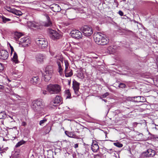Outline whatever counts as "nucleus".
Instances as JSON below:
<instances>
[{
	"instance_id": "f8f14e48",
	"label": "nucleus",
	"mask_w": 158,
	"mask_h": 158,
	"mask_svg": "<svg viewBox=\"0 0 158 158\" xmlns=\"http://www.w3.org/2000/svg\"><path fill=\"white\" fill-rule=\"evenodd\" d=\"M8 52L4 50H1L0 51V59L5 60H6L8 57Z\"/></svg>"
},
{
	"instance_id": "09e8293b",
	"label": "nucleus",
	"mask_w": 158,
	"mask_h": 158,
	"mask_svg": "<svg viewBox=\"0 0 158 158\" xmlns=\"http://www.w3.org/2000/svg\"><path fill=\"white\" fill-rule=\"evenodd\" d=\"M4 89V86L1 85H0V89Z\"/></svg>"
},
{
	"instance_id": "393cba45",
	"label": "nucleus",
	"mask_w": 158,
	"mask_h": 158,
	"mask_svg": "<svg viewBox=\"0 0 158 158\" xmlns=\"http://www.w3.org/2000/svg\"><path fill=\"white\" fill-rule=\"evenodd\" d=\"M141 98L143 101L144 97L143 96H137L134 97V102H141Z\"/></svg>"
},
{
	"instance_id": "4be33fe9",
	"label": "nucleus",
	"mask_w": 158,
	"mask_h": 158,
	"mask_svg": "<svg viewBox=\"0 0 158 158\" xmlns=\"http://www.w3.org/2000/svg\"><path fill=\"white\" fill-rule=\"evenodd\" d=\"M65 133L69 137L76 138V136L74 132L66 131H65Z\"/></svg>"
},
{
	"instance_id": "2f4dec72",
	"label": "nucleus",
	"mask_w": 158,
	"mask_h": 158,
	"mask_svg": "<svg viewBox=\"0 0 158 158\" xmlns=\"http://www.w3.org/2000/svg\"><path fill=\"white\" fill-rule=\"evenodd\" d=\"M0 18L2 19L3 22L4 23H6L7 22H8L11 20L10 19L8 18H6L4 17L1 16Z\"/></svg>"
},
{
	"instance_id": "a211bd4d",
	"label": "nucleus",
	"mask_w": 158,
	"mask_h": 158,
	"mask_svg": "<svg viewBox=\"0 0 158 158\" xmlns=\"http://www.w3.org/2000/svg\"><path fill=\"white\" fill-rule=\"evenodd\" d=\"M116 47L115 46H110L108 48V52L110 54H113L116 52Z\"/></svg>"
},
{
	"instance_id": "de8ad7c7",
	"label": "nucleus",
	"mask_w": 158,
	"mask_h": 158,
	"mask_svg": "<svg viewBox=\"0 0 158 158\" xmlns=\"http://www.w3.org/2000/svg\"><path fill=\"white\" fill-rule=\"evenodd\" d=\"M26 124V123L25 122H23L22 123V125L23 126H25Z\"/></svg>"
},
{
	"instance_id": "ddd939ff",
	"label": "nucleus",
	"mask_w": 158,
	"mask_h": 158,
	"mask_svg": "<svg viewBox=\"0 0 158 158\" xmlns=\"http://www.w3.org/2000/svg\"><path fill=\"white\" fill-rule=\"evenodd\" d=\"M36 60L37 62L39 64L42 63L44 61V59L46 58L45 56L42 54H38L36 57Z\"/></svg>"
},
{
	"instance_id": "6e6d98bb",
	"label": "nucleus",
	"mask_w": 158,
	"mask_h": 158,
	"mask_svg": "<svg viewBox=\"0 0 158 158\" xmlns=\"http://www.w3.org/2000/svg\"><path fill=\"white\" fill-rule=\"evenodd\" d=\"M102 99V100L103 101H104L105 102H106V101H107L106 100H105V99Z\"/></svg>"
},
{
	"instance_id": "6e6552de",
	"label": "nucleus",
	"mask_w": 158,
	"mask_h": 158,
	"mask_svg": "<svg viewBox=\"0 0 158 158\" xmlns=\"http://www.w3.org/2000/svg\"><path fill=\"white\" fill-rule=\"evenodd\" d=\"M48 31L50 37L52 39H59L60 37V34L56 31L49 29Z\"/></svg>"
},
{
	"instance_id": "49530a36",
	"label": "nucleus",
	"mask_w": 158,
	"mask_h": 158,
	"mask_svg": "<svg viewBox=\"0 0 158 158\" xmlns=\"http://www.w3.org/2000/svg\"><path fill=\"white\" fill-rule=\"evenodd\" d=\"M6 81H7L8 83H9L11 81L9 79L7 78L6 79Z\"/></svg>"
},
{
	"instance_id": "412c9836",
	"label": "nucleus",
	"mask_w": 158,
	"mask_h": 158,
	"mask_svg": "<svg viewBox=\"0 0 158 158\" xmlns=\"http://www.w3.org/2000/svg\"><path fill=\"white\" fill-rule=\"evenodd\" d=\"M45 16H46L47 21L45 23L44 26L46 27H49L51 26L52 24V23L50 21V17L47 14H45Z\"/></svg>"
},
{
	"instance_id": "0eeeda50",
	"label": "nucleus",
	"mask_w": 158,
	"mask_h": 158,
	"mask_svg": "<svg viewBox=\"0 0 158 158\" xmlns=\"http://www.w3.org/2000/svg\"><path fill=\"white\" fill-rule=\"evenodd\" d=\"M56 63L58 67V72L61 75L62 73L63 69L62 68L63 64V59L61 57H58L57 58Z\"/></svg>"
},
{
	"instance_id": "7ed1b4c3",
	"label": "nucleus",
	"mask_w": 158,
	"mask_h": 158,
	"mask_svg": "<svg viewBox=\"0 0 158 158\" xmlns=\"http://www.w3.org/2000/svg\"><path fill=\"white\" fill-rule=\"evenodd\" d=\"M53 73L52 66L48 65L46 67L43 74V79L46 82L48 81L51 79Z\"/></svg>"
},
{
	"instance_id": "13d9d810",
	"label": "nucleus",
	"mask_w": 158,
	"mask_h": 158,
	"mask_svg": "<svg viewBox=\"0 0 158 158\" xmlns=\"http://www.w3.org/2000/svg\"><path fill=\"white\" fill-rule=\"evenodd\" d=\"M122 0L123 1H126V0Z\"/></svg>"
},
{
	"instance_id": "72a5a7b5",
	"label": "nucleus",
	"mask_w": 158,
	"mask_h": 158,
	"mask_svg": "<svg viewBox=\"0 0 158 158\" xmlns=\"http://www.w3.org/2000/svg\"><path fill=\"white\" fill-rule=\"evenodd\" d=\"M14 14L17 15H22V13L20 11L15 9Z\"/></svg>"
},
{
	"instance_id": "ea45409f",
	"label": "nucleus",
	"mask_w": 158,
	"mask_h": 158,
	"mask_svg": "<svg viewBox=\"0 0 158 158\" xmlns=\"http://www.w3.org/2000/svg\"><path fill=\"white\" fill-rule=\"evenodd\" d=\"M154 83L155 84V85L156 86H158V78L154 80Z\"/></svg>"
},
{
	"instance_id": "58836bf2",
	"label": "nucleus",
	"mask_w": 158,
	"mask_h": 158,
	"mask_svg": "<svg viewBox=\"0 0 158 158\" xmlns=\"http://www.w3.org/2000/svg\"><path fill=\"white\" fill-rule=\"evenodd\" d=\"M109 95V93L108 92H106L102 95V97L103 98H106V96Z\"/></svg>"
},
{
	"instance_id": "c756f323",
	"label": "nucleus",
	"mask_w": 158,
	"mask_h": 158,
	"mask_svg": "<svg viewBox=\"0 0 158 158\" xmlns=\"http://www.w3.org/2000/svg\"><path fill=\"white\" fill-rule=\"evenodd\" d=\"M51 127L50 126H46L44 128L45 129V134L48 133L51 130Z\"/></svg>"
},
{
	"instance_id": "473e14b6",
	"label": "nucleus",
	"mask_w": 158,
	"mask_h": 158,
	"mask_svg": "<svg viewBox=\"0 0 158 158\" xmlns=\"http://www.w3.org/2000/svg\"><path fill=\"white\" fill-rule=\"evenodd\" d=\"M47 120V119L46 118H44L42 120H41L40 122V125L41 126H43L44 123H45Z\"/></svg>"
},
{
	"instance_id": "5fc2aeb1",
	"label": "nucleus",
	"mask_w": 158,
	"mask_h": 158,
	"mask_svg": "<svg viewBox=\"0 0 158 158\" xmlns=\"http://www.w3.org/2000/svg\"><path fill=\"white\" fill-rule=\"evenodd\" d=\"M50 53L53 56L54 55V53H52V52H51L50 51Z\"/></svg>"
},
{
	"instance_id": "864d4df0",
	"label": "nucleus",
	"mask_w": 158,
	"mask_h": 158,
	"mask_svg": "<svg viewBox=\"0 0 158 158\" xmlns=\"http://www.w3.org/2000/svg\"><path fill=\"white\" fill-rule=\"evenodd\" d=\"M145 100V99L144 98L143 99V101L142 98H141V102H144V101Z\"/></svg>"
},
{
	"instance_id": "a878e982",
	"label": "nucleus",
	"mask_w": 158,
	"mask_h": 158,
	"mask_svg": "<svg viewBox=\"0 0 158 158\" xmlns=\"http://www.w3.org/2000/svg\"><path fill=\"white\" fill-rule=\"evenodd\" d=\"M65 96L66 99L71 98V94L69 89L66 90L65 91Z\"/></svg>"
},
{
	"instance_id": "f704fd0d",
	"label": "nucleus",
	"mask_w": 158,
	"mask_h": 158,
	"mask_svg": "<svg viewBox=\"0 0 158 158\" xmlns=\"http://www.w3.org/2000/svg\"><path fill=\"white\" fill-rule=\"evenodd\" d=\"M114 144L116 146L119 148L122 147L123 146V145L122 144L118 142L114 143Z\"/></svg>"
},
{
	"instance_id": "4d7b16f0",
	"label": "nucleus",
	"mask_w": 158,
	"mask_h": 158,
	"mask_svg": "<svg viewBox=\"0 0 158 158\" xmlns=\"http://www.w3.org/2000/svg\"><path fill=\"white\" fill-rule=\"evenodd\" d=\"M12 98V100H14V98H13V97H11V99Z\"/></svg>"
},
{
	"instance_id": "423d86ee",
	"label": "nucleus",
	"mask_w": 158,
	"mask_h": 158,
	"mask_svg": "<svg viewBox=\"0 0 158 158\" xmlns=\"http://www.w3.org/2000/svg\"><path fill=\"white\" fill-rule=\"evenodd\" d=\"M65 65V69L64 70V74L66 77H71L73 74L72 70L69 68V63L67 60L64 61Z\"/></svg>"
},
{
	"instance_id": "2eb2a0df",
	"label": "nucleus",
	"mask_w": 158,
	"mask_h": 158,
	"mask_svg": "<svg viewBox=\"0 0 158 158\" xmlns=\"http://www.w3.org/2000/svg\"><path fill=\"white\" fill-rule=\"evenodd\" d=\"M20 42L23 43L25 46H28L30 44L31 41L28 37L21 38L20 40Z\"/></svg>"
},
{
	"instance_id": "b1692460",
	"label": "nucleus",
	"mask_w": 158,
	"mask_h": 158,
	"mask_svg": "<svg viewBox=\"0 0 158 158\" xmlns=\"http://www.w3.org/2000/svg\"><path fill=\"white\" fill-rule=\"evenodd\" d=\"M12 60L15 63H19L18 56L15 52H14V55L12 58Z\"/></svg>"
},
{
	"instance_id": "c9c22d12",
	"label": "nucleus",
	"mask_w": 158,
	"mask_h": 158,
	"mask_svg": "<svg viewBox=\"0 0 158 158\" xmlns=\"http://www.w3.org/2000/svg\"><path fill=\"white\" fill-rule=\"evenodd\" d=\"M118 86L119 88H124L126 87V85L123 83H120L119 84Z\"/></svg>"
},
{
	"instance_id": "bb28decb",
	"label": "nucleus",
	"mask_w": 158,
	"mask_h": 158,
	"mask_svg": "<svg viewBox=\"0 0 158 158\" xmlns=\"http://www.w3.org/2000/svg\"><path fill=\"white\" fill-rule=\"evenodd\" d=\"M6 115L5 112L4 111H1L0 112V119H4L6 118Z\"/></svg>"
},
{
	"instance_id": "a18cd8bd",
	"label": "nucleus",
	"mask_w": 158,
	"mask_h": 158,
	"mask_svg": "<svg viewBox=\"0 0 158 158\" xmlns=\"http://www.w3.org/2000/svg\"><path fill=\"white\" fill-rule=\"evenodd\" d=\"M74 147L75 148H77L78 147V144L77 143L75 144Z\"/></svg>"
},
{
	"instance_id": "c03bdc74",
	"label": "nucleus",
	"mask_w": 158,
	"mask_h": 158,
	"mask_svg": "<svg viewBox=\"0 0 158 158\" xmlns=\"http://www.w3.org/2000/svg\"><path fill=\"white\" fill-rule=\"evenodd\" d=\"M30 23L31 24V27H36V25H34V24L32 23L31 22H30Z\"/></svg>"
},
{
	"instance_id": "1a4fd4ad",
	"label": "nucleus",
	"mask_w": 158,
	"mask_h": 158,
	"mask_svg": "<svg viewBox=\"0 0 158 158\" xmlns=\"http://www.w3.org/2000/svg\"><path fill=\"white\" fill-rule=\"evenodd\" d=\"M71 33L72 37L76 39L81 38L82 36V33L78 30H73Z\"/></svg>"
},
{
	"instance_id": "6ab92c4d",
	"label": "nucleus",
	"mask_w": 158,
	"mask_h": 158,
	"mask_svg": "<svg viewBox=\"0 0 158 158\" xmlns=\"http://www.w3.org/2000/svg\"><path fill=\"white\" fill-rule=\"evenodd\" d=\"M93 30L91 27H89V29L88 31H86L83 33V35L86 36H90L93 33Z\"/></svg>"
},
{
	"instance_id": "c85d7f7f",
	"label": "nucleus",
	"mask_w": 158,
	"mask_h": 158,
	"mask_svg": "<svg viewBox=\"0 0 158 158\" xmlns=\"http://www.w3.org/2000/svg\"><path fill=\"white\" fill-rule=\"evenodd\" d=\"M89 27L87 25L84 26L83 27L81 28V31L83 33L86 31H88L89 29Z\"/></svg>"
},
{
	"instance_id": "a19ab883",
	"label": "nucleus",
	"mask_w": 158,
	"mask_h": 158,
	"mask_svg": "<svg viewBox=\"0 0 158 158\" xmlns=\"http://www.w3.org/2000/svg\"><path fill=\"white\" fill-rule=\"evenodd\" d=\"M10 47L11 50V54H12L13 52H14V49L13 47L10 45Z\"/></svg>"
},
{
	"instance_id": "f3484780",
	"label": "nucleus",
	"mask_w": 158,
	"mask_h": 158,
	"mask_svg": "<svg viewBox=\"0 0 158 158\" xmlns=\"http://www.w3.org/2000/svg\"><path fill=\"white\" fill-rule=\"evenodd\" d=\"M50 8L55 12H59L61 10V8L60 6L56 4H52L50 6Z\"/></svg>"
},
{
	"instance_id": "f03ea898",
	"label": "nucleus",
	"mask_w": 158,
	"mask_h": 158,
	"mask_svg": "<svg viewBox=\"0 0 158 158\" xmlns=\"http://www.w3.org/2000/svg\"><path fill=\"white\" fill-rule=\"evenodd\" d=\"M44 105L42 100L37 99L33 101L31 104V107L35 112L40 113L43 110Z\"/></svg>"
},
{
	"instance_id": "9d476101",
	"label": "nucleus",
	"mask_w": 158,
	"mask_h": 158,
	"mask_svg": "<svg viewBox=\"0 0 158 158\" xmlns=\"http://www.w3.org/2000/svg\"><path fill=\"white\" fill-rule=\"evenodd\" d=\"M80 84L76 81H73V87L75 94L77 96H78L80 95V92L79 91Z\"/></svg>"
},
{
	"instance_id": "4c0bfd02",
	"label": "nucleus",
	"mask_w": 158,
	"mask_h": 158,
	"mask_svg": "<svg viewBox=\"0 0 158 158\" xmlns=\"http://www.w3.org/2000/svg\"><path fill=\"white\" fill-rule=\"evenodd\" d=\"M4 67L3 64L0 63V72H2L4 69Z\"/></svg>"
},
{
	"instance_id": "3c124183",
	"label": "nucleus",
	"mask_w": 158,
	"mask_h": 158,
	"mask_svg": "<svg viewBox=\"0 0 158 158\" xmlns=\"http://www.w3.org/2000/svg\"><path fill=\"white\" fill-rule=\"evenodd\" d=\"M91 58H94V59H97L98 58V57H92Z\"/></svg>"
},
{
	"instance_id": "37998d69",
	"label": "nucleus",
	"mask_w": 158,
	"mask_h": 158,
	"mask_svg": "<svg viewBox=\"0 0 158 158\" xmlns=\"http://www.w3.org/2000/svg\"><path fill=\"white\" fill-rule=\"evenodd\" d=\"M118 13L119 15L121 16H123V12L121 10L119 11Z\"/></svg>"
},
{
	"instance_id": "5701e85b",
	"label": "nucleus",
	"mask_w": 158,
	"mask_h": 158,
	"mask_svg": "<svg viewBox=\"0 0 158 158\" xmlns=\"http://www.w3.org/2000/svg\"><path fill=\"white\" fill-rule=\"evenodd\" d=\"M66 15L67 17L69 19H73L75 18V16L74 15L73 12L70 11V12H69V11H67L66 12Z\"/></svg>"
},
{
	"instance_id": "603ef678",
	"label": "nucleus",
	"mask_w": 158,
	"mask_h": 158,
	"mask_svg": "<svg viewBox=\"0 0 158 158\" xmlns=\"http://www.w3.org/2000/svg\"><path fill=\"white\" fill-rule=\"evenodd\" d=\"M12 96H13V97H15L17 95L15 94H13L12 95Z\"/></svg>"
},
{
	"instance_id": "9b49d317",
	"label": "nucleus",
	"mask_w": 158,
	"mask_h": 158,
	"mask_svg": "<svg viewBox=\"0 0 158 158\" xmlns=\"http://www.w3.org/2000/svg\"><path fill=\"white\" fill-rule=\"evenodd\" d=\"M62 102L61 98L59 96H57L55 99L51 102V103L54 106H56L58 104L62 103Z\"/></svg>"
},
{
	"instance_id": "dca6fc26",
	"label": "nucleus",
	"mask_w": 158,
	"mask_h": 158,
	"mask_svg": "<svg viewBox=\"0 0 158 158\" xmlns=\"http://www.w3.org/2000/svg\"><path fill=\"white\" fill-rule=\"evenodd\" d=\"M91 149L94 152H96L99 149V146L97 142L96 141H93L91 147Z\"/></svg>"
},
{
	"instance_id": "4468645a",
	"label": "nucleus",
	"mask_w": 158,
	"mask_h": 158,
	"mask_svg": "<svg viewBox=\"0 0 158 158\" xmlns=\"http://www.w3.org/2000/svg\"><path fill=\"white\" fill-rule=\"evenodd\" d=\"M155 154L154 150L151 149H149L147 152L143 153V155L146 157L153 156L155 155Z\"/></svg>"
},
{
	"instance_id": "20e7f679",
	"label": "nucleus",
	"mask_w": 158,
	"mask_h": 158,
	"mask_svg": "<svg viewBox=\"0 0 158 158\" xmlns=\"http://www.w3.org/2000/svg\"><path fill=\"white\" fill-rule=\"evenodd\" d=\"M47 89L50 94H59L61 90V87L59 85L49 84L47 86Z\"/></svg>"
},
{
	"instance_id": "aec40b11",
	"label": "nucleus",
	"mask_w": 158,
	"mask_h": 158,
	"mask_svg": "<svg viewBox=\"0 0 158 158\" xmlns=\"http://www.w3.org/2000/svg\"><path fill=\"white\" fill-rule=\"evenodd\" d=\"M39 80V79L38 77H34L31 79L30 81L31 83L35 85L38 82Z\"/></svg>"
},
{
	"instance_id": "f257e3e1",
	"label": "nucleus",
	"mask_w": 158,
	"mask_h": 158,
	"mask_svg": "<svg viewBox=\"0 0 158 158\" xmlns=\"http://www.w3.org/2000/svg\"><path fill=\"white\" fill-rule=\"evenodd\" d=\"M94 38L96 43L98 45H105L109 42V39L101 33L95 34Z\"/></svg>"
},
{
	"instance_id": "39448f33",
	"label": "nucleus",
	"mask_w": 158,
	"mask_h": 158,
	"mask_svg": "<svg viewBox=\"0 0 158 158\" xmlns=\"http://www.w3.org/2000/svg\"><path fill=\"white\" fill-rule=\"evenodd\" d=\"M35 42L39 47L42 49H44L48 46V42L44 39L37 38L35 40Z\"/></svg>"
},
{
	"instance_id": "8fccbe9b",
	"label": "nucleus",
	"mask_w": 158,
	"mask_h": 158,
	"mask_svg": "<svg viewBox=\"0 0 158 158\" xmlns=\"http://www.w3.org/2000/svg\"><path fill=\"white\" fill-rule=\"evenodd\" d=\"M156 63H158V56L156 58Z\"/></svg>"
},
{
	"instance_id": "79ce46f5",
	"label": "nucleus",
	"mask_w": 158,
	"mask_h": 158,
	"mask_svg": "<svg viewBox=\"0 0 158 158\" xmlns=\"http://www.w3.org/2000/svg\"><path fill=\"white\" fill-rule=\"evenodd\" d=\"M42 93L44 95L47 94V91L46 90H42Z\"/></svg>"
},
{
	"instance_id": "7c9ffc66",
	"label": "nucleus",
	"mask_w": 158,
	"mask_h": 158,
	"mask_svg": "<svg viewBox=\"0 0 158 158\" xmlns=\"http://www.w3.org/2000/svg\"><path fill=\"white\" fill-rule=\"evenodd\" d=\"M6 9L8 11L13 14H14L15 10V9L14 8H13L10 7H7Z\"/></svg>"
},
{
	"instance_id": "cd10ccee",
	"label": "nucleus",
	"mask_w": 158,
	"mask_h": 158,
	"mask_svg": "<svg viewBox=\"0 0 158 158\" xmlns=\"http://www.w3.org/2000/svg\"><path fill=\"white\" fill-rule=\"evenodd\" d=\"M25 143V141L22 140L19 142H18L15 146L16 148H18L20 147L22 145L24 144Z\"/></svg>"
},
{
	"instance_id": "e433bc0d",
	"label": "nucleus",
	"mask_w": 158,
	"mask_h": 158,
	"mask_svg": "<svg viewBox=\"0 0 158 158\" xmlns=\"http://www.w3.org/2000/svg\"><path fill=\"white\" fill-rule=\"evenodd\" d=\"M134 97H128L127 98V100L130 101L134 102Z\"/></svg>"
}]
</instances>
